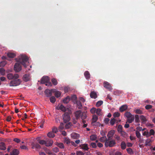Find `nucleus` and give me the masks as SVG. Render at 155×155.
I'll use <instances>...</instances> for the list:
<instances>
[{
	"instance_id": "nucleus-40",
	"label": "nucleus",
	"mask_w": 155,
	"mask_h": 155,
	"mask_svg": "<svg viewBox=\"0 0 155 155\" xmlns=\"http://www.w3.org/2000/svg\"><path fill=\"white\" fill-rule=\"evenodd\" d=\"M97 138L96 136L94 135H92L90 137V140L92 141L96 140Z\"/></svg>"
},
{
	"instance_id": "nucleus-59",
	"label": "nucleus",
	"mask_w": 155,
	"mask_h": 155,
	"mask_svg": "<svg viewBox=\"0 0 155 155\" xmlns=\"http://www.w3.org/2000/svg\"><path fill=\"white\" fill-rule=\"evenodd\" d=\"M58 131V130L56 127H54L52 129V132L54 133H56Z\"/></svg>"
},
{
	"instance_id": "nucleus-19",
	"label": "nucleus",
	"mask_w": 155,
	"mask_h": 155,
	"mask_svg": "<svg viewBox=\"0 0 155 155\" xmlns=\"http://www.w3.org/2000/svg\"><path fill=\"white\" fill-rule=\"evenodd\" d=\"M19 152L17 149H14L11 153V155H18Z\"/></svg>"
},
{
	"instance_id": "nucleus-54",
	"label": "nucleus",
	"mask_w": 155,
	"mask_h": 155,
	"mask_svg": "<svg viewBox=\"0 0 155 155\" xmlns=\"http://www.w3.org/2000/svg\"><path fill=\"white\" fill-rule=\"evenodd\" d=\"M120 133L121 134V136L124 137H125L127 134L124 131H122V132H120Z\"/></svg>"
},
{
	"instance_id": "nucleus-23",
	"label": "nucleus",
	"mask_w": 155,
	"mask_h": 155,
	"mask_svg": "<svg viewBox=\"0 0 155 155\" xmlns=\"http://www.w3.org/2000/svg\"><path fill=\"white\" fill-rule=\"evenodd\" d=\"M77 107L79 109H81L82 107V105L80 101H76Z\"/></svg>"
},
{
	"instance_id": "nucleus-28",
	"label": "nucleus",
	"mask_w": 155,
	"mask_h": 155,
	"mask_svg": "<svg viewBox=\"0 0 155 155\" xmlns=\"http://www.w3.org/2000/svg\"><path fill=\"white\" fill-rule=\"evenodd\" d=\"M135 133L137 137L139 139V141L141 142V134L137 130H136Z\"/></svg>"
},
{
	"instance_id": "nucleus-34",
	"label": "nucleus",
	"mask_w": 155,
	"mask_h": 155,
	"mask_svg": "<svg viewBox=\"0 0 155 155\" xmlns=\"http://www.w3.org/2000/svg\"><path fill=\"white\" fill-rule=\"evenodd\" d=\"M48 136L50 138H53L54 137L55 135L52 132H50L48 133Z\"/></svg>"
},
{
	"instance_id": "nucleus-22",
	"label": "nucleus",
	"mask_w": 155,
	"mask_h": 155,
	"mask_svg": "<svg viewBox=\"0 0 155 155\" xmlns=\"http://www.w3.org/2000/svg\"><path fill=\"white\" fill-rule=\"evenodd\" d=\"M87 117V113L85 112H83L81 113V117L82 119H85Z\"/></svg>"
},
{
	"instance_id": "nucleus-1",
	"label": "nucleus",
	"mask_w": 155,
	"mask_h": 155,
	"mask_svg": "<svg viewBox=\"0 0 155 155\" xmlns=\"http://www.w3.org/2000/svg\"><path fill=\"white\" fill-rule=\"evenodd\" d=\"M28 57L25 55H21L18 57V59L17 60V62L15 64L14 70L16 72H18L21 69V64L25 68L27 67L28 65L29 62Z\"/></svg>"
},
{
	"instance_id": "nucleus-49",
	"label": "nucleus",
	"mask_w": 155,
	"mask_h": 155,
	"mask_svg": "<svg viewBox=\"0 0 155 155\" xmlns=\"http://www.w3.org/2000/svg\"><path fill=\"white\" fill-rule=\"evenodd\" d=\"M55 95L56 97H58L61 95V93L59 91H56L55 93Z\"/></svg>"
},
{
	"instance_id": "nucleus-51",
	"label": "nucleus",
	"mask_w": 155,
	"mask_h": 155,
	"mask_svg": "<svg viewBox=\"0 0 155 155\" xmlns=\"http://www.w3.org/2000/svg\"><path fill=\"white\" fill-rule=\"evenodd\" d=\"M35 148L38 149H41V146L37 143H35Z\"/></svg>"
},
{
	"instance_id": "nucleus-64",
	"label": "nucleus",
	"mask_w": 155,
	"mask_h": 155,
	"mask_svg": "<svg viewBox=\"0 0 155 155\" xmlns=\"http://www.w3.org/2000/svg\"><path fill=\"white\" fill-rule=\"evenodd\" d=\"M110 120V119L108 118H106L104 119V122L106 124H107L109 121Z\"/></svg>"
},
{
	"instance_id": "nucleus-26",
	"label": "nucleus",
	"mask_w": 155,
	"mask_h": 155,
	"mask_svg": "<svg viewBox=\"0 0 155 155\" xmlns=\"http://www.w3.org/2000/svg\"><path fill=\"white\" fill-rule=\"evenodd\" d=\"M84 75L86 79H88L90 78V75L89 72L87 71H86L84 73Z\"/></svg>"
},
{
	"instance_id": "nucleus-62",
	"label": "nucleus",
	"mask_w": 155,
	"mask_h": 155,
	"mask_svg": "<svg viewBox=\"0 0 155 155\" xmlns=\"http://www.w3.org/2000/svg\"><path fill=\"white\" fill-rule=\"evenodd\" d=\"M91 145L93 148H95L97 147L96 144L95 143H91Z\"/></svg>"
},
{
	"instance_id": "nucleus-35",
	"label": "nucleus",
	"mask_w": 155,
	"mask_h": 155,
	"mask_svg": "<svg viewBox=\"0 0 155 155\" xmlns=\"http://www.w3.org/2000/svg\"><path fill=\"white\" fill-rule=\"evenodd\" d=\"M59 109L64 112H65L66 111L65 107L62 104L61 105L59 106Z\"/></svg>"
},
{
	"instance_id": "nucleus-27",
	"label": "nucleus",
	"mask_w": 155,
	"mask_h": 155,
	"mask_svg": "<svg viewBox=\"0 0 155 155\" xmlns=\"http://www.w3.org/2000/svg\"><path fill=\"white\" fill-rule=\"evenodd\" d=\"M70 100V97L69 96H67L63 100V102L64 103L67 104Z\"/></svg>"
},
{
	"instance_id": "nucleus-7",
	"label": "nucleus",
	"mask_w": 155,
	"mask_h": 155,
	"mask_svg": "<svg viewBox=\"0 0 155 155\" xmlns=\"http://www.w3.org/2000/svg\"><path fill=\"white\" fill-rule=\"evenodd\" d=\"M55 90L54 89H52L50 90L47 89H46L45 91V94L47 97H50L52 95V92H54Z\"/></svg>"
},
{
	"instance_id": "nucleus-31",
	"label": "nucleus",
	"mask_w": 155,
	"mask_h": 155,
	"mask_svg": "<svg viewBox=\"0 0 155 155\" xmlns=\"http://www.w3.org/2000/svg\"><path fill=\"white\" fill-rule=\"evenodd\" d=\"M134 115L132 114L130 112H127L124 114V116L127 118H129L130 117L133 116Z\"/></svg>"
},
{
	"instance_id": "nucleus-56",
	"label": "nucleus",
	"mask_w": 155,
	"mask_h": 155,
	"mask_svg": "<svg viewBox=\"0 0 155 155\" xmlns=\"http://www.w3.org/2000/svg\"><path fill=\"white\" fill-rule=\"evenodd\" d=\"M152 107V106L150 105H147L145 106V108L147 110H148L151 108Z\"/></svg>"
},
{
	"instance_id": "nucleus-33",
	"label": "nucleus",
	"mask_w": 155,
	"mask_h": 155,
	"mask_svg": "<svg viewBox=\"0 0 155 155\" xmlns=\"http://www.w3.org/2000/svg\"><path fill=\"white\" fill-rule=\"evenodd\" d=\"M98 119V117L96 115H93V117H92V120L91 122H93V123H94V122L97 121Z\"/></svg>"
},
{
	"instance_id": "nucleus-6",
	"label": "nucleus",
	"mask_w": 155,
	"mask_h": 155,
	"mask_svg": "<svg viewBox=\"0 0 155 155\" xmlns=\"http://www.w3.org/2000/svg\"><path fill=\"white\" fill-rule=\"evenodd\" d=\"M70 116L69 114L67 112H65L63 115V118L64 123H66L69 121Z\"/></svg>"
},
{
	"instance_id": "nucleus-37",
	"label": "nucleus",
	"mask_w": 155,
	"mask_h": 155,
	"mask_svg": "<svg viewBox=\"0 0 155 155\" xmlns=\"http://www.w3.org/2000/svg\"><path fill=\"white\" fill-rule=\"evenodd\" d=\"M103 101H97L96 104V106L97 107H99L102 105L103 104Z\"/></svg>"
},
{
	"instance_id": "nucleus-45",
	"label": "nucleus",
	"mask_w": 155,
	"mask_h": 155,
	"mask_svg": "<svg viewBox=\"0 0 155 155\" xmlns=\"http://www.w3.org/2000/svg\"><path fill=\"white\" fill-rule=\"evenodd\" d=\"M122 129V126L120 125H119L117 128V130L118 132L120 133V132H121L122 131H123Z\"/></svg>"
},
{
	"instance_id": "nucleus-39",
	"label": "nucleus",
	"mask_w": 155,
	"mask_h": 155,
	"mask_svg": "<svg viewBox=\"0 0 155 155\" xmlns=\"http://www.w3.org/2000/svg\"><path fill=\"white\" fill-rule=\"evenodd\" d=\"M51 82L54 85H56L58 84V82L57 80L55 78H53L51 79Z\"/></svg>"
},
{
	"instance_id": "nucleus-2",
	"label": "nucleus",
	"mask_w": 155,
	"mask_h": 155,
	"mask_svg": "<svg viewBox=\"0 0 155 155\" xmlns=\"http://www.w3.org/2000/svg\"><path fill=\"white\" fill-rule=\"evenodd\" d=\"M116 144V142L115 140H110V139H107L105 142L104 145L106 147H111L115 146Z\"/></svg>"
},
{
	"instance_id": "nucleus-32",
	"label": "nucleus",
	"mask_w": 155,
	"mask_h": 155,
	"mask_svg": "<svg viewBox=\"0 0 155 155\" xmlns=\"http://www.w3.org/2000/svg\"><path fill=\"white\" fill-rule=\"evenodd\" d=\"M8 56L10 58H13L15 56V54L13 53L9 52L7 54Z\"/></svg>"
},
{
	"instance_id": "nucleus-29",
	"label": "nucleus",
	"mask_w": 155,
	"mask_h": 155,
	"mask_svg": "<svg viewBox=\"0 0 155 155\" xmlns=\"http://www.w3.org/2000/svg\"><path fill=\"white\" fill-rule=\"evenodd\" d=\"M107 139L106 136H104L100 138L99 140L100 142H104L106 140H107Z\"/></svg>"
},
{
	"instance_id": "nucleus-9",
	"label": "nucleus",
	"mask_w": 155,
	"mask_h": 155,
	"mask_svg": "<svg viewBox=\"0 0 155 155\" xmlns=\"http://www.w3.org/2000/svg\"><path fill=\"white\" fill-rule=\"evenodd\" d=\"M104 87L106 89L111 90L112 89L110 84L108 82L104 81Z\"/></svg>"
},
{
	"instance_id": "nucleus-47",
	"label": "nucleus",
	"mask_w": 155,
	"mask_h": 155,
	"mask_svg": "<svg viewBox=\"0 0 155 155\" xmlns=\"http://www.w3.org/2000/svg\"><path fill=\"white\" fill-rule=\"evenodd\" d=\"M120 114L118 112H115L113 115L114 117H118L120 116Z\"/></svg>"
},
{
	"instance_id": "nucleus-48",
	"label": "nucleus",
	"mask_w": 155,
	"mask_h": 155,
	"mask_svg": "<svg viewBox=\"0 0 155 155\" xmlns=\"http://www.w3.org/2000/svg\"><path fill=\"white\" fill-rule=\"evenodd\" d=\"M72 125L71 123L69 122L68 124H66L65 126V127L66 129H68L70 128Z\"/></svg>"
},
{
	"instance_id": "nucleus-14",
	"label": "nucleus",
	"mask_w": 155,
	"mask_h": 155,
	"mask_svg": "<svg viewBox=\"0 0 155 155\" xmlns=\"http://www.w3.org/2000/svg\"><path fill=\"white\" fill-rule=\"evenodd\" d=\"M6 149V145L4 143L1 142L0 143V150H4Z\"/></svg>"
},
{
	"instance_id": "nucleus-16",
	"label": "nucleus",
	"mask_w": 155,
	"mask_h": 155,
	"mask_svg": "<svg viewBox=\"0 0 155 155\" xmlns=\"http://www.w3.org/2000/svg\"><path fill=\"white\" fill-rule=\"evenodd\" d=\"M30 79V75L29 74H25L23 76V80L25 82H27L29 81Z\"/></svg>"
},
{
	"instance_id": "nucleus-36",
	"label": "nucleus",
	"mask_w": 155,
	"mask_h": 155,
	"mask_svg": "<svg viewBox=\"0 0 155 155\" xmlns=\"http://www.w3.org/2000/svg\"><path fill=\"white\" fill-rule=\"evenodd\" d=\"M135 122L136 123H139L140 121L139 115L136 114L135 116Z\"/></svg>"
},
{
	"instance_id": "nucleus-30",
	"label": "nucleus",
	"mask_w": 155,
	"mask_h": 155,
	"mask_svg": "<svg viewBox=\"0 0 155 155\" xmlns=\"http://www.w3.org/2000/svg\"><path fill=\"white\" fill-rule=\"evenodd\" d=\"M140 119L143 123H145L147 121V119L146 117L143 115H141L140 116Z\"/></svg>"
},
{
	"instance_id": "nucleus-57",
	"label": "nucleus",
	"mask_w": 155,
	"mask_h": 155,
	"mask_svg": "<svg viewBox=\"0 0 155 155\" xmlns=\"http://www.w3.org/2000/svg\"><path fill=\"white\" fill-rule=\"evenodd\" d=\"M77 155H84V153L81 151H78L76 152Z\"/></svg>"
},
{
	"instance_id": "nucleus-55",
	"label": "nucleus",
	"mask_w": 155,
	"mask_h": 155,
	"mask_svg": "<svg viewBox=\"0 0 155 155\" xmlns=\"http://www.w3.org/2000/svg\"><path fill=\"white\" fill-rule=\"evenodd\" d=\"M0 72L2 75H4L5 74V70L3 68H0Z\"/></svg>"
},
{
	"instance_id": "nucleus-46",
	"label": "nucleus",
	"mask_w": 155,
	"mask_h": 155,
	"mask_svg": "<svg viewBox=\"0 0 155 155\" xmlns=\"http://www.w3.org/2000/svg\"><path fill=\"white\" fill-rule=\"evenodd\" d=\"M91 124L93 126H96L99 127L100 126L101 124L100 123L97 122H95L93 123V122H91Z\"/></svg>"
},
{
	"instance_id": "nucleus-41",
	"label": "nucleus",
	"mask_w": 155,
	"mask_h": 155,
	"mask_svg": "<svg viewBox=\"0 0 155 155\" xmlns=\"http://www.w3.org/2000/svg\"><path fill=\"white\" fill-rule=\"evenodd\" d=\"M127 153L130 155L133 154V151L131 148H128L127 149Z\"/></svg>"
},
{
	"instance_id": "nucleus-5",
	"label": "nucleus",
	"mask_w": 155,
	"mask_h": 155,
	"mask_svg": "<svg viewBox=\"0 0 155 155\" xmlns=\"http://www.w3.org/2000/svg\"><path fill=\"white\" fill-rule=\"evenodd\" d=\"M7 77L9 80L16 79L19 78V76L17 74H14L12 73H9L7 74Z\"/></svg>"
},
{
	"instance_id": "nucleus-17",
	"label": "nucleus",
	"mask_w": 155,
	"mask_h": 155,
	"mask_svg": "<svg viewBox=\"0 0 155 155\" xmlns=\"http://www.w3.org/2000/svg\"><path fill=\"white\" fill-rule=\"evenodd\" d=\"M90 96L91 98L94 99H96L97 97V94L94 91L91 92Z\"/></svg>"
},
{
	"instance_id": "nucleus-24",
	"label": "nucleus",
	"mask_w": 155,
	"mask_h": 155,
	"mask_svg": "<svg viewBox=\"0 0 155 155\" xmlns=\"http://www.w3.org/2000/svg\"><path fill=\"white\" fill-rule=\"evenodd\" d=\"M152 142V140L150 139H148L146 140L145 146H150V143Z\"/></svg>"
},
{
	"instance_id": "nucleus-38",
	"label": "nucleus",
	"mask_w": 155,
	"mask_h": 155,
	"mask_svg": "<svg viewBox=\"0 0 155 155\" xmlns=\"http://www.w3.org/2000/svg\"><path fill=\"white\" fill-rule=\"evenodd\" d=\"M134 111L137 114H143V112L140 109H137L135 110Z\"/></svg>"
},
{
	"instance_id": "nucleus-42",
	"label": "nucleus",
	"mask_w": 155,
	"mask_h": 155,
	"mask_svg": "<svg viewBox=\"0 0 155 155\" xmlns=\"http://www.w3.org/2000/svg\"><path fill=\"white\" fill-rule=\"evenodd\" d=\"M50 99V102L52 103H54L56 101V98L54 96L51 97Z\"/></svg>"
},
{
	"instance_id": "nucleus-21",
	"label": "nucleus",
	"mask_w": 155,
	"mask_h": 155,
	"mask_svg": "<svg viewBox=\"0 0 155 155\" xmlns=\"http://www.w3.org/2000/svg\"><path fill=\"white\" fill-rule=\"evenodd\" d=\"M134 115L132 116L129 118H127V121L129 123H132L134 120Z\"/></svg>"
},
{
	"instance_id": "nucleus-58",
	"label": "nucleus",
	"mask_w": 155,
	"mask_h": 155,
	"mask_svg": "<svg viewBox=\"0 0 155 155\" xmlns=\"http://www.w3.org/2000/svg\"><path fill=\"white\" fill-rule=\"evenodd\" d=\"M6 64V62L4 61H2L0 63V66H4Z\"/></svg>"
},
{
	"instance_id": "nucleus-50",
	"label": "nucleus",
	"mask_w": 155,
	"mask_h": 155,
	"mask_svg": "<svg viewBox=\"0 0 155 155\" xmlns=\"http://www.w3.org/2000/svg\"><path fill=\"white\" fill-rule=\"evenodd\" d=\"M115 121L116 120L114 118L111 119L110 121V125H113L114 124Z\"/></svg>"
},
{
	"instance_id": "nucleus-60",
	"label": "nucleus",
	"mask_w": 155,
	"mask_h": 155,
	"mask_svg": "<svg viewBox=\"0 0 155 155\" xmlns=\"http://www.w3.org/2000/svg\"><path fill=\"white\" fill-rule=\"evenodd\" d=\"M149 133L151 135H153L154 134L155 132L153 130L151 129L150 130Z\"/></svg>"
},
{
	"instance_id": "nucleus-20",
	"label": "nucleus",
	"mask_w": 155,
	"mask_h": 155,
	"mask_svg": "<svg viewBox=\"0 0 155 155\" xmlns=\"http://www.w3.org/2000/svg\"><path fill=\"white\" fill-rule=\"evenodd\" d=\"M71 135V137L74 139H76L79 137V135L75 133H72Z\"/></svg>"
},
{
	"instance_id": "nucleus-4",
	"label": "nucleus",
	"mask_w": 155,
	"mask_h": 155,
	"mask_svg": "<svg viewBox=\"0 0 155 155\" xmlns=\"http://www.w3.org/2000/svg\"><path fill=\"white\" fill-rule=\"evenodd\" d=\"M63 142L64 143L66 144L68 146L70 143L75 147H76L77 145L74 142L71 141L70 139L68 137H65L64 138Z\"/></svg>"
},
{
	"instance_id": "nucleus-43",
	"label": "nucleus",
	"mask_w": 155,
	"mask_h": 155,
	"mask_svg": "<svg viewBox=\"0 0 155 155\" xmlns=\"http://www.w3.org/2000/svg\"><path fill=\"white\" fill-rule=\"evenodd\" d=\"M101 110L100 108L97 109L96 110V114L99 115H102Z\"/></svg>"
},
{
	"instance_id": "nucleus-44",
	"label": "nucleus",
	"mask_w": 155,
	"mask_h": 155,
	"mask_svg": "<svg viewBox=\"0 0 155 155\" xmlns=\"http://www.w3.org/2000/svg\"><path fill=\"white\" fill-rule=\"evenodd\" d=\"M64 125L63 123H60V125L58 127L59 129L60 130H62L64 129Z\"/></svg>"
},
{
	"instance_id": "nucleus-25",
	"label": "nucleus",
	"mask_w": 155,
	"mask_h": 155,
	"mask_svg": "<svg viewBox=\"0 0 155 155\" xmlns=\"http://www.w3.org/2000/svg\"><path fill=\"white\" fill-rule=\"evenodd\" d=\"M121 148L122 149L124 150L126 149V144L124 141H122L120 144Z\"/></svg>"
},
{
	"instance_id": "nucleus-53",
	"label": "nucleus",
	"mask_w": 155,
	"mask_h": 155,
	"mask_svg": "<svg viewBox=\"0 0 155 155\" xmlns=\"http://www.w3.org/2000/svg\"><path fill=\"white\" fill-rule=\"evenodd\" d=\"M53 151L55 153H57L59 151V149L57 147H55L52 149Z\"/></svg>"
},
{
	"instance_id": "nucleus-18",
	"label": "nucleus",
	"mask_w": 155,
	"mask_h": 155,
	"mask_svg": "<svg viewBox=\"0 0 155 155\" xmlns=\"http://www.w3.org/2000/svg\"><path fill=\"white\" fill-rule=\"evenodd\" d=\"M56 145L60 149H64L65 147L63 143H56Z\"/></svg>"
},
{
	"instance_id": "nucleus-12",
	"label": "nucleus",
	"mask_w": 155,
	"mask_h": 155,
	"mask_svg": "<svg viewBox=\"0 0 155 155\" xmlns=\"http://www.w3.org/2000/svg\"><path fill=\"white\" fill-rule=\"evenodd\" d=\"M53 141L51 139H48L46 141L45 146L46 147H50L52 146Z\"/></svg>"
},
{
	"instance_id": "nucleus-11",
	"label": "nucleus",
	"mask_w": 155,
	"mask_h": 155,
	"mask_svg": "<svg viewBox=\"0 0 155 155\" xmlns=\"http://www.w3.org/2000/svg\"><path fill=\"white\" fill-rule=\"evenodd\" d=\"M81 110H77L75 112L74 114L76 120H78L81 117Z\"/></svg>"
},
{
	"instance_id": "nucleus-3",
	"label": "nucleus",
	"mask_w": 155,
	"mask_h": 155,
	"mask_svg": "<svg viewBox=\"0 0 155 155\" xmlns=\"http://www.w3.org/2000/svg\"><path fill=\"white\" fill-rule=\"evenodd\" d=\"M11 81L9 84V86L14 87L18 86L20 84L21 81L19 79H13Z\"/></svg>"
},
{
	"instance_id": "nucleus-15",
	"label": "nucleus",
	"mask_w": 155,
	"mask_h": 155,
	"mask_svg": "<svg viewBox=\"0 0 155 155\" xmlns=\"http://www.w3.org/2000/svg\"><path fill=\"white\" fill-rule=\"evenodd\" d=\"M127 108V106L126 105H124L121 106L119 108V110L121 112H123L126 110Z\"/></svg>"
},
{
	"instance_id": "nucleus-10",
	"label": "nucleus",
	"mask_w": 155,
	"mask_h": 155,
	"mask_svg": "<svg viewBox=\"0 0 155 155\" xmlns=\"http://www.w3.org/2000/svg\"><path fill=\"white\" fill-rule=\"evenodd\" d=\"M115 133V131L114 130H111L109 131L107 134V136L108 139H110L112 137Z\"/></svg>"
},
{
	"instance_id": "nucleus-61",
	"label": "nucleus",
	"mask_w": 155,
	"mask_h": 155,
	"mask_svg": "<svg viewBox=\"0 0 155 155\" xmlns=\"http://www.w3.org/2000/svg\"><path fill=\"white\" fill-rule=\"evenodd\" d=\"M46 141L44 140H41V141H39V144L41 145H44L46 144Z\"/></svg>"
},
{
	"instance_id": "nucleus-63",
	"label": "nucleus",
	"mask_w": 155,
	"mask_h": 155,
	"mask_svg": "<svg viewBox=\"0 0 155 155\" xmlns=\"http://www.w3.org/2000/svg\"><path fill=\"white\" fill-rule=\"evenodd\" d=\"M13 141L18 143H19L21 141V140L17 138H14Z\"/></svg>"
},
{
	"instance_id": "nucleus-8",
	"label": "nucleus",
	"mask_w": 155,
	"mask_h": 155,
	"mask_svg": "<svg viewBox=\"0 0 155 155\" xmlns=\"http://www.w3.org/2000/svg\"><path fill=\"white\" fill-rule=\"evenodd\" d=\"M49 81V79L48 76H43L41 79V83L42 84H45Z\"/></svg>"
},
{
	"instance_id": "nucleus-52",
	"label": "nucleus",
	"mask_w": 155,
	"mask_h": 155,
	"mask_svg": "<svg viewBox=\"0 0 155 155\" xmlns=\"http://www.w3.org/2000/svg\"><path fill=\"white\" fill-rule=\"evenodd\" d=\"M96 109L94 107H93L90 110V112L91 113L94 114L96 111Z\"/></svg>"
},
{
	"instance_id": "nucleus-13",
	"label": "nucleus",
	"mask_w": 155,
	"mask_h": 155,
	"mask_svg": "<svg viewBox=\"0 0 155 155\" xmlns=\"http://www.w3.org/2000/svg\"><path fill=\"white\" fill-rule=\"evenodd\" d=\"M80 147L81 148L85 150H88L89 149L87 144L84 143L81 144Z\"/></svg>"
}]
</instances>
